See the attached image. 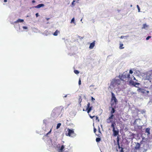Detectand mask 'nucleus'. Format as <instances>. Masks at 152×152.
<instances>
[{
  "label": "nucleus",
  "mask_w": 152,
  "mask_h": 152,
  "mask_svg": "<svg viewBox=\"0 0 152 152\" xmlns=\"http://www.w3.org/2000/svg\"><path fill=\"white\" fill-rule=\"evenodd\" d=\"M62 111L59 108H55L53 110L51 114V116L53 118H56L60 114Z\"/></svg>",
  "instance_id": "1"
},
{
  "label": "nucleus",
  "mask_w": 152,
  "mask_h": 152,
  "mask_svg": "<svg viewBox=\"0 0 152 152\" xmlns=\"http://www.w3.org/2000/svg\"><path fill=\"white\" fill-rule=\"evenodd\" d=\"M130 75L129 74H128V73L127 71L124 72L122 74H120L118 77L119 79L122 80H123L125 78H128V80H129L130 78Z\"/></svg>",
  "instance_id": "2"
},
{
  "label": "nucleus",
  "mask_w": 152,
  "mask_h": 152,
  "mask_svg": "<svg viewBox=\"0 0 152 152\" xmlns=\"http://www.w3.org/2000/svg\"><path fill=\"white\" fill-rule=\"evenodd\" d=\"M121 83L120 79L115 78L112 80L110 85L111 87H114L116 86H118L120 85Z\"/></svg>",
  "instance_id": "3"
},
{
  "label": "nucleus",
  "mask_w": 152,
  "mask_h": 152,
  "mask_svg": "<svg viewBox=\"0 0 152 152\" xmlns=\"http://www.w3.org/2000/svg\"><path fill=\"white\" fill-rule=\"evenodd\" d=\"M68 133H67V136L74 137L75 136V134L74 133V129H67Z\"/></svg>",
  "instance_id": "4"
},
{
  "label": "nucleus",
  "mask_w": 152,
  "mask_h": 152,
  "mask_svg": "<svg viewBox=\"0 0 152 152\" xmlns=\"http://www.w3.org/2000/svg\"><path fill=\"white\" fill-rule=\"evenodd\" d=\"M152 73L151 72H147L145 73V76L143 77L144 80H149L152 78Z\"/></svg>",
  "instance_id": "5"
},
{
  "label": "nucleus",
  "mask_w": 152,
  "mask_h": 152,
  "mask_svg": "<svg viewBox=\"0 0 152 152\" xmlns=\"http://www.w3.org/2000/svg\"><path fill=\"white\" fill-rule=\"evenodd\" d=\"M111 102H114L115 104H117L118 103V101L115 97V95L113 92H111Z\"/></svg>",
  "instance_id": "6"
},
{
  "label": "nucleus",
  "mask_w": 152,
  "mask_h": 152,
  "mask_svg": "<svg viewBox=\"0 0 152 152\" xmlns=\"http://www.w3.org/2000/svg\"><path fill=\"white\" fill-rule=\"evenodd\" d=\"M112 131L113 132V135L114 136L116 137L119 135V131L117 128L116 129H113Z\"/></svg>",
  "instance_id": "7"
},
{
  "label": "nucleus",
  "mask_w": 152,
  "mask_h": 152,
  "mask_svg": "<svg viewBox=\"0 0 152 152\" xmlns=\"http://www.w3.org/2000/svg\"><path fill=\"white\" fill-rule=\"evenodd\" d=\"M130 79V80L129 79V85L130 86H133L135 87L136 82H135L132 80V77H131Z\"/></svg>",
  "instance_id": "8"
},
{
  "label": "nucleus",
  "mask_w": 152,
  "mask_h": 152,
  "mask_svg": "<svg viewBox=\"0 0 152 152\" xmlns=\"http://www.w3.org/2000/svg\"><path fill=\"white\" fill-rule=\"evenodd\" d=\"M111 109V111H110V113H113L114 114L116 110V107L115 106L114 107H109V110L110 109Z\"/></svg>",
  "instance_id": "9"
},
{
  "label": "nucleus",
  "mask_w": 152,
  "mask_h": 152,
  "mask_svg": "<svg viewBox=\"0 0 152 152\" xmlns=\"http://www.w3.org/2000/svg\"><path fill=\"white\" fill-rule=\"evenodd\" d=\"M136 146L134 147V150H137L140 149V144L139 142L136 143Z\"/></svg>",
  "instance_id": "10"
},
{
  "label": "nucleus",
  "mask_w": 152,
  "mask_h": 152,
  "mask_svg": "<svg viewBox=\"0 0 152 152\" xmlns=\"http://www.w3.org/2000/svg\"><path fill=\"white\" fill-rule=\"evenodd\" d=\"M95 45V41H94L90 43L89 48L90 49H93Z\"/></svg>",
  "instance_id": "11"
},
{
  "label": "nucleus",
  "mask_w": 152,
  "mask_h": 152,
  "mask_svg": "<svg viewBox=\"0 0 152 152\" xmlns=\"http://www.w3.org/2000/svg\"><path fill=\"white\" fill-rule=\"evenodd\" d=\"M64 146L63 145H62L61 148H59L58 149V152H64Z\"/></svg>",
  "instance_id": "12"
},
{
  "label": "nucleus",
  "mask_w": 152,
  "mask_h": 152,
  "mask_svg": "<svg viewBox=\"0 0 152 152\" xmlns=\"http://www.w3.org/2000/svg\"><path fill=\"white\" fill-rule=\"evenodd\" d=\"M137 91L138 92L142 93V94H144L145 93V90L143 89L140 88L139 87L138 88Z\"/></svg>",
  "instance_id": "13"
},
{
  "label": "nucleus",
  "mask_w": 152,
  "mask_h": 152,
  "mask_svg": "<svg viewBox=\"0 0 152 152\" xmlns=\"http://www.w3.org/2000/svg\"><path fill=\"white\" fill-rule=\"evenodd\" d=\"M150 129L148 128H147L145 129V132L146 133H147V135L148 136L150 134Z\"/></svg>",
  "instance_id": "14"
},
{
  "label": "nucleus",
  "mask_w": 152,
  "mask_h": 152,
  "mask_svg": "<svg viewBox=\"0 0 152 152\" xmlns=\"http://www.w3.org/2000/svg\"><path fill=\"white\" fill-rule=\"evenodd\" d=\"M44 6V4H41L35 6L34 7L36 8H39L42 7H43Z\"/></svg>",
  "instance_id": "15"
},
{
  "label": "nucleus",
  "mask_w": 152,
  "mask_h": 152,
  "mask_svg": "<svg viewBox=\"0 0 152 152\" xmlns=\"http://www.w3.org/2000/svg\"><path fill=\"white\" fill-rule=\"evenodd\" d=\"M111 127L113 128V129H115V126L116 125V124L115 122L114 121L113 122L112 121V122H111Z\"/></svg>",
  "instance_id": "16"
},
{
  "label": "nucleus",
  "mask_w": 152,
  "mask_h": 152,
  "mask_svg": "<svg viewBox=\"0 0 152 152\" xmlns=\"http://www.w3.org/2000/svg\"><path fill=\"white\" fill-rule=\"evenodd\" d=\"M113 121V120L112 119L110 118H109L107 119L106 122L107 123L109 124L110 123L112 122Z\"/></svg>",
  "instance_id": "17"
},
{
  "label": "nucleus",
  "mask_w": 152,
  "mask_h": 152,
  "mask_svg": "<svg viewBox=\"0 0 152 152\" xmlns=\"http://www.w3.org/2000/svg\"><path fill=\"white\" fill-rule=\"evenodd\" d=\"M24 21L23 19H18L17 20L14 22L15 23H17L19 22H23Z\"/></svg>",
  "instance_id": "18"
},
{
  "label": "nucleus",
  "mask_w": 152,
  "mask_h": 152,
  "mask_svg": "<svg viewBox=\"0 0 152 152\" xmlns=\"http://www.w3.org/2000/svg\"><path fill=\"white\" fill-rule=\"evenodd\" d=\"M59 31L58 30H56L55 32L53 34V35L55 36L58 35V34L59 33Z\"/></svg>",
  "instance_id": "19"
},
{
  "label": "nucleus",
  "mask_w": 152,
  "mask_h": 152,
  "mask_svg": "<svg viewBox=\"0 0 152 152\" xmlns=\"http://www.w3.org/2000/svg\"><path fill=\"white\" fill-rule=\"evenodd\" d=\"M67 152H72V148L70 147V146L68 147L67 148Z\"/></svg>",
  "instance_id": "20"
},
{
  "label": "nucleus",
  "mask_w": 152,
  "mask_h": 152,
  "mask_svg": "<svg viewBox=\"0 0 152 152\" xmlns=\"http://www.w3.org/2000/svg\"><path fill=\"white\" fill-rule=\"evenodd\" d=\"M148 26L147 25L146 23L144 24L143 25V26L142 28V29H146V28L148 27Z\"/></svg>",
  "instance_id": "21"
},
{
  "label": "nucleus",
  "mask_w": 152,
  "mask_h": 152,
  "mask_svg": "<svg viewBox=\"0 0 152 152\" xmlns=\"http://www.w3.org/2000/svg\"><path fill=\"white\" fill-rule=\"evenodd\" d=\"M71 23H73L75 24V25H76V23L75 22V18H73L71 20Z\"/></svg>",
  "instance_id": "22"
},
{
  "label": "nucleus",
  "mask_w": 152,
  "mask_h": 152,
  "mask_svg": "<svg viewBox=\"0 0 152 152\" xmlns=\"http://www.w3.org/2000/svg\"><path fill=\"white\" fill-rule=\"evenodd\" d=\"M109 117L113 120V119L115 118V115L114 114L110 113V115Z\"/></svg>",
  "instance_id": "23"
},
{
  "label": "nucleus",
  "mask_w": 152,
  "mask_h": 152,
  "mask_svg": "<svg viewBox=\"0 0 152 152\" xmlns=\"http://www.w3.org/2000/svg\"><path fill=\"white\" fill-rule=\"evenodd\" d=\"M101 138L100 137H98L96 138V141L97 142H99L101 141Z\"/></svg>",
  "instance_id": "24"
},
{
  "label": "nucleus",
  "mask_w": 152,
  "mask_h": 152,
  "mask_svg": "<svg viewBox=\"0 0 152 152\" xmlns=\"http://www.w3.org/2000/svg\"><path fill=\"white\" fill-rule=\"evenodd\" d=\"M76 0H73V1L72 2V5L71 6L72 7H73L75 5V2H76ZM76 2H77L76 1Z\"/></svg>",
  "instance_id": "25"
},
{
  "label": "nucleus",
  "mask_w": 152,
  "mask_h": 152,
  "mask_svg": "<svg viewBox=\"0 0 152 152\" xmlns=\"http://www.w3.org/2000/svg\"><path fill=\"white\" fill-rule=\"evenodd\" d=\"M123 44H120V46H119V49H124V47H123Z\"/></svg>",
  "instance_id": "26"
},
{
  "label": "nucleus",
  "mask_w": 152,
  "mask_h": 152,
  "mask_svg": "<svg viewBox=\"0 0 152 152\" xmlns=\"http://www.w3.org/2000/svg\"><path fill=\"white\" fill-rule=\"evenodd\" d=\"M74 72L77 75L79 73V72L77 70H74Z\"/></svg>",
  "instance_id": "27"
},
{
  "label": "nucleus",
  "mask_w": 152,
  "mask_h": 152,
  "mask_svg": "<svg viewBox=\"0 0 152 152\" xmlns=\"http://www.w3.org/2000/svg\"><path fill=\"white\" fill-rule=\"evenodd\" d=\"M86 110L87 111V113L89 114L91 112V109H88V108H86Z\"/></svg>",
  "instance_id": "28"
},
{
  "label": "nucleus",
  "mask_w": 152,
  "mask_h": 152,
  "mask_svg": "<svg viewBox=\"0 0 152 152\" xmlns=\"http://www.w3.org/2000/svg\"><path fill=\"white\" fill-rule=\"evenodd\" d=\"M140 85V84L139 83L135 82V87L138 88L139 87H138L137 86Z\"/></svg>",
  "instance_id": "29"
},
{
  "label": "nucleus",
  "mask_w": 152,
  "mask_h": 152,
  "mask_svg": "<svg viewBox=\"0 0 152 152\" xmlns=\"http://www.w3.org/2000/svg\"><path fill=\"white\" fill-rule=\"evenodd\" d=\"M138 119H136L134 121V123H133V125H136L137 124V122L138 121Z\"/></svg>",
  "instance_id": "30"
},
{
  "label": "nucleus",
  "mask_w": 152,
  "mask_h": 152,
  "mask_svg": "<svg viewBox=\"0 0 152 152\" xmlns=\"http://www.w3.org/2000/svg\"><path fill=\"white\" fill-rule=\"evenodd\" d=\"M61 124L60 123H58L57 125V126H56V129H58V128H59Z\"/></svg>",
  "instance_id": "31"
},
{
  "label": "nucleus",
  "mask_w": 152,
  "mask_h": 152,
  "mask_svg": "<svg viewBox=\"0 0 152 152\" xmlns=\"http://www.w3.org/2000/svg\"><path fill=\"white\" fill-rule=\"evenodd\" d=\"M137 8L138 9V12H140V7L138 5H137Z\"/></svg>",
  "instance_id": "32"
},
{
  "label": "nucleus",
  "mask_w": 152,
  "mask_h": 152,
  "mask_svg": "<svg viewBox=\"0 0 152 152\" xmlns=\"http://www.w3.org/2000/svg\"><path fill=\"white\" fill-rule=\"evenodd\" d=\"M133 73V71H132V69H130L129 70V72L128 73V74H129V75H130V74H132Z\"/></svg>",
  "instance_id": "33"
},
{
  "label": "nucleus",
  "mask_w": 152,
  "mask_h": 152,
  "mask_svg": "<svg viewBox=\"0 0 152 152\" xmlns=\"http://www.w3.org/2000/svg\"><path fill=\"white\" fill-rule=\"evenodd\" d=\"M141 76L143 77H144L145 76V73H142L141 74Z\"/></svg>",
  "instance_id": "34"
},
{
  "label": "nucleus",
  "mask_w": 152,
  "mask_h": 152,
  "mask_svg": "<svg viewBox=\"0 0 152 152\" xmlns=\"http://www.w3.org/2000/svg\"><path fill=\"white\" fill-rule=\"evenodd\" d=\"M79 102H80L81 103V102L82 101V99H81V96H79Z\"/></svg>",
  "instance_id": "35"
},
{
  "label": "nucleus",
  "mask_w": 152,
  "mask_h": 152,
  "mask_svg": "<svg viewBox=\"0 0 152 152\" xmlns=\"http://www.w3.org/2000/svg\"><path fill=\"white\" fill-rule=\"evenodd\" d=\"M145 111L144 110H142L141 111V113L142 114H144L145 113Z\"/></svg>",
  "instance_id": "36"
},
{
  "label": "nucleus",
  "mask_w": 152,
  "mask_h": 152,
  "mask_svg": "<svg viewBox=\"0 0 152 152\" xmlns=\"http://www.w3.org/2000/svg\"><path fill=\"white\" fill-rule=\"evenodd\" d=\"M89 107H90V103L88 102V104H87V106L86 107V108H88Z\"/></svg>",
  "instance_id": "37"
},
{
  "label": "nucleus",
  "mask_w": 152,
  "mask_h": 152,
  "mask_svg": "<svg viewBox=\"0 0 152 152\" xmlns=\"http://www.w3.org/2000/svg\"><path fill=\"white\" fill-rule=\"evenodd\" d=\"M111 107H113V106L114 105V104H115V103L114 102H111Z\"/></svg>",
  "instance_id": "38"
},
{
  "label": "nucleus",
  "mask_w": 152,
  "mask_h": 152,
  "mask_svg": "<svg viewBox=\"0 0 152 152\" xmlns=\"http://www.w3.org/2000/svg\"><path fill=\"white\" fill-rule=\"evenodd\" d=\"M81 84V81L80 78L79 80V81H78V84L79 85H80Z\"/></svg>",
  "instance_id": "39"
},
{
  "label": "nucleus",
  "mask_w": 152,
  "mask_h": 152,
  "mask_svg": "<svg viewBox=\"0 0 152 152\" xmlns=\"http://www.w3.org/2000/svg\"><path fill=\"white\" fill-rule=\"evenodd\" d=\"M151 37V36H148L146 38V40H148Z\"/></svg>",
  "instance_id": "40"
},
{
  "label": "nucleus",
  "mask_w": 152,
  "mask_h": 152,
  "mask_svg": "<svg viewBox=\"0 0 152 152\" xmlns=\"http://www.w3.org/2000/svg\"><path fill=\"white\" fill-rule=\"evenodd\" d=\"M97 130L96 129L95 127L94 128V132L95 133H96V132Z\"/></svg>",
  "instance_id": "41"
},
{
  "label": "nucleus",
  "mask_w": 152,
  "mask_h": 152,
  "mask_svg": "<svg viewBox=\"0 0 152 152\" xmlns=\"http://www.w3.org/2000/svg\"><path fill=\"white\" fill-rule=\"evenodd\" d=\"M120 152H124L123 148H121V149L120 150Z\"/></svg>",
  "instance_id": "42"
},
{
  "label": "nucleus",
  "mask_w": 152,
  "mask_h": 152,
  "mask_svg": "<svg viewBox=\"0 0 152 152\" xmlns=\"http://www.w3.org/2000/svg\"><path fill=\"white\" fill-rule=\"evenodd\" d=\"M116 141H117H117H120V139H119L118 136H117V138L116 139Z\"/></svg>",
  "instance_id": "43"
},
{
  "label": "nucleus",
  "mask_w": 152,
  "mask_h": 152,
  "mask_svg": "<svg viewBox=\"0 0 152 152\" xmlns=\"http://www.w3.org/2000/svg\"><path fill=\"white\" fill-rule=\"evenodd\" d=\"M89 117H90L91 118H93L94 117H95V115H94L93 116H91L90 115V114H89Z\"/></svg>",
  "instance_id": "44"
},
{
  "label": "nucleus",
  "mask_w": 152,
  "mask_h": 152,
  "mask_svg": "<svg viewBox=\"0 0 152 152\" xmlns=\"http://www.w3.org/2000/svg\"><path fill=\"white\" fill-rule=\"evenodd\" d=\"M51 131V129L46 134V135H47L48 134H49L50 133Z\"/></svg>",
  "instance_id": "45"
},
{
  "label": "nucleus",
  "mask_w": 152,
  "mask_h": 152,
  "mask_svg": "<svg viewBox=\"0 0 152 152\" xmlns=\"http://www.w3.org/2000/svg\"><path fill=\"white\" fill-rule=\"evenodd\" d=\"M95 100V99L92 96L91 97V100L92 101H93Z\"/></svg>",
  "instance_id": "46"
},
{
  "label": "nucleus",
  "mask_w": 152,
  "mask_h": 152,
  "mask_svg": "<svg viewBox=\"0 0 152 152\" xmlns=\"http://www.w3.org/2000/svg\"><path fill=\"white\" fill-rule=\"evenodd\" d=\"M117 145L118 146L119 145H120L119 141H117Z\"/></svg>",
  "instance_id": "47"
},
{
  "label": "nucleus",
  "mask_w": 152,
  "mask_h": 152,
  "mask_svg": "<svg viewBox=\"0 0 152 152\" xmlns=\"http://www.w3.org/2000/svg\"><path fill=\"white\" fill-rule=\"evenodd\" d=\"M132 77H133V80H136L137 81V80H136L135 78V77H134L132 75Z\"/></svg>",
  "instance_id": "48"
},
{
  "label": "nucleus",
  "mask_w": 152,
  "mask_h": 152,
  "mask_svg": "<svg viewBox=\"0 0 152 152\" xmlns=\"http://www.w3.org/2000/svg\"><path fill=\"white\" fill-rule=\"evenodd\" d=\"M92 107H93L92 106H90V107H89L88 108V109H90L91 108V110H92Z\"/></svg>",
  "instance_id": "49"
},
{
  "label": "nucleus",
  "mask_w": 152,
  "mask_h": 152,
  "mask_svg": "<svg viewBox=\"0 0 152 152\" xmlns=\"http://www.w3.org/2000/svg\"><path fill=\"white\" fill-rule=\"evenodd\" d=\"M152 103V102L150 100L148 103V104H151Z\"/></svg>",
  "instance_id": "50"
},
{
  "label": "nucleus",
  "mask_w": 152,
  "mask_h": 152,
  "mask_svg": "<svg viewBox=\"0 0 152 152\" xmlns=\"http://www.w3.org/2000/svg\"><path fill=\"white\" fill-rule=\"evenodd\" d=\"M23 28L24 29H27V27L26 26H23Z\"/></svg>",
  "instance_id": "51"
},
{
  "label": "nucleus",
  "mask_w": 152,
  "mask_h": 152,
  "mask_svg": "<svg viewBox=\"0 0 152 152\" xmlns=\"http://www.w3.org/2000/svg\"><path fill=\"white\" fill-rule=\"evenodd\" d=\"M98 128H99V129H98V132H99L100 133V134H101V131L100 130V128H99V126H98Z\"/></svg>",
  "instance_id": "52"
},
{
  "label": "nucleus",
  "mask_w": 152,
  "mask_h": 152,
  "mask_svg": "<svg viewBox=\"0 0 152 152\" xmlns=\"http://www.w3.org/2000/svg\"><path fill=\"white\" fill-rule=\"evenodd\" d=\"M125 37V36H122L121 37H120V38L121 39H123V38H124V37Z\"/></svg>",
  "instance_id": "53"
},
{
  "label": "nucleus",
  "mask_w": 152,
  "mask_h": 152,
  "mask_svg": "<svg viewBox=\"0 0 152 152\" xmlns=\"http://www.w3.org/2000/svg\"><path fill=\"white\" fill-rule=\"evenodd\" d=\"M147 151V149H145L144 150H143V151L142 152H146Z\"/></svg>",
  "instance_id": "54"
},
{
  "label": "nucleus",
  "mask_w": 152,
  "mask_h": 152,
  "mask_svg": "<svg viewBox=\"0 0 152 152\" xmlns=\"http://www.w3.org/2000/svg\"><path fill=\"white\" fill-rule=\"evenodd\" d=\"M118 147L119 149H120V148L121 149V148H123L122 147H120V145H119L118 146Z\"/></svg>",
  "instance_id": "55"
},
{
  "label": "nucleus",
  "mask_w": 152,
  "mask_h": 152,
  "mask_svg": "<svg viewBox=\"0 0 152 152\" xmlns=\"http://www.w3.org/2000/svg\"><path fill=\"white\" fill-rule=\"evenodd\" d=\"M79 38H80V39H83V37H80L79 36H78V37Z\"/></svg>",
  "instance_id": "56"
},
{
  "label": "nucleus",
  "mask_w": 152,
  "mask_h": 152,
  "mask_svg": "<svg viewBox=\"0 0 152 152\" xmlns=\"http://www.w3.org/2000/svg\"><path fill=\"white\" fill-rule=\"evenodd\" d=\"M96 120H98V121H99V118H98V117L96 116Z\"/></svg>",
  "instance_id": "57"
},
{
  "label": "nucleus",
  "mask_w": 152,
  "mask_h": 152,
  "mask_svg": "<svg viewBox=\"0 0 152 152\" xmlns=\"http://www.w3.org/2000/svg\"><path fill=\"white\" fill-rule=\"evenodd\" d=\"M38 15H38V13H37L36 14V16L37 17Z\"/></svg>",
  "instance_id": "58"
},
{
  "label": "nucleus",
  "mask_w": 152,
  "mask_h": 152,
  "mask_svg": "<svg viewBox=\"0 0 152 152\" xmlns=\"http://www.w3.org/2000/svg\"><path fill=\"white\" fill-rule=\"evenodd\" d=\"M32 3H34L35 2V1L34 0H33L32 1Z\"/></svg>",
  "instance_id": "59"
},
{
  "label": "nucleus",
  "mask_w": 152,
  "mask_h": 152,
  "mask_svg": "<svg viewBox=\"0 0 152 152\" xmlns=\"http://www.w3.org/2000/svg\"><path fill=\"white\" fill-rule=\"evenodd\" d=\"M117 11L118 12H120L121 10H117Z\"/></svg>",
  "instance_id": "60"
},
{
  "label": "nucleus",
  "mask_w": 152,
  "mask_h": 152,
  "mask_svg": "<svg viewBox=\"0 0 152 152\" xmlns=\"http://www.w3.org/2000/svg\"><path fill=\"white\" fill-rule=\"evenodd\" d=\"M4 2H7V0H4Z\"/></svg>",
  "instance_id": "61"
},
{
  "label": "nucleus",
  "mask_w": 152,
  "mask_h": 152,
  "mask_svg": "<svg viewBox=\"0 0 152 152\" xmlns=\"http://www.w3.org/2000/svg\"><path fill=\"white\" fill-rule=\"evenodd\" d=\"M146 92L147 93H148L149 92V91H146Z\"/></svg>",
  "instance_id": "62"
},
{
  "label": "nucleus",
  "mask_w": 152,
  "mask_h": 152,
  "mask_svg": "<svg viewBox=\"0 0 152 152\" xmlns=\"http://www.w3.org/2000/svg\"><path fill=\"white\" fill-rule=\"evenodd\" d=\"M79 105H80V106H81V104H80V102H79Z\"/></svg>",
  "instance_id": "63"
},
{
  "label": "nucleus",
  "mask_w": 152,
  "mask_h": 152,
  "mask_svg": "<svg viewBox=\"0 0 152 152\" xmlns=\"http://www.w3.org/2000/svg\"><path fill=\"white\" fill-rule=\"evenodd\" d=\"M132 4H131V5H130V7H132Z\"/></svg>",
  "instance_id": "64"
}]
</instances>
